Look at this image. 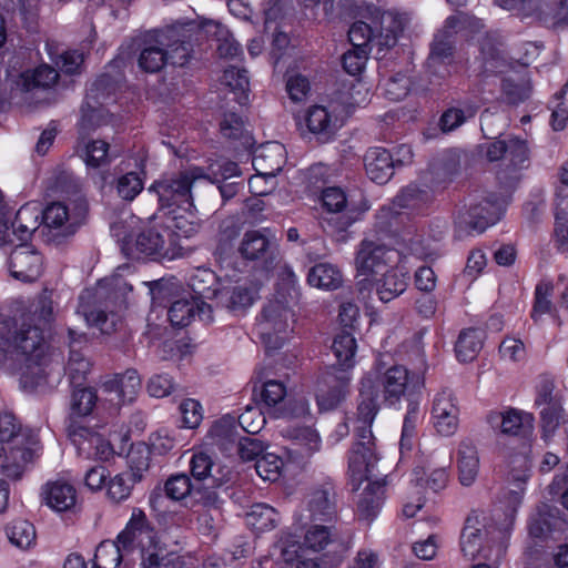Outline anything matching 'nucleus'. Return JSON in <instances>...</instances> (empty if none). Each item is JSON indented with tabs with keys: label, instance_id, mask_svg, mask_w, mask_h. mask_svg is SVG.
Segmentation results:
<instances>
[{
	"label": "nucleus",
	"instance_id": "nucleus-1",
	"mask_svg": "<svg viewBox=\"0 0 568 568\" xmlns=\"http://www.w3.org/2000/svg\"><path fill=\"white\" fill-rule=\"evenodd\" d=\"M424 378L419 374H410L403 365H394L375 375L367 374L361 381L356 437L348 457V470L354 481L371 480L378 460L374 449V436L371 429L381 403L395 406L407 394L420 390Z\"/></svg>",
	"mask_w": 568,
	"mask_h": 568
},
{
	"label": "nucleus",
	"instance_id": "nucleus-2",
	"mask_svg": "<svg viewBox=\"0 0 568 568\" xmlns=\"http://www.w3.org/2000/svg\"><path fill=\"white\" fill-rule=\"evenodd\" d=\"M479 151L488 162H498L495 176L499 192H484L479 201L469 202L467 210V229L483 233L504 216L523 171L529 168L530 149L527 140L511 135L481 144Z\"/></svg>",
	"mask_w": 568,
	"mask_h": 568
},
{
	"label": "nucleus",
	"instance_id": "nucleus-3",
	"mask_svg": "<svg viewBox=\"0 0 568 568\" xmlns=\"http://www.w3.org/2000/svg\"><path fill=\"white\" fill-rule=\"evenodd\" d=\"M14 356L23 363L20 381L24 388L33 389L47 383L48 344L41 325L26 318L0 323V365Z\"/></svg>",
	"mask_w": 568,
	"mask_h": 568
},
{
	"label": "nucleus",
	"instance_id": "nucleus-4",
	"mask_svg": "<svg viewBox=\"0 0 568 568\" xmlns=\"http://www.w3.org/2000/svg\"><path fill=\"white\" fill-rule=\"evenodd\" d=\"M433 200V192L428 187L410 183L396 194L392 206L378 212L376 226L385 234L405 241L416 231L410 216L424 214Z\"/></svg>",
	"mask_w": 568,
	"mask_h": 568
},
{
	"label": "nucleus",
	"instance_id": "nucleus-5",
	"mask_svg": "<svg viewBox=\"0 0 568 568\" xmlns=\"http://www.w3.org/2000/svg\"><path fill=\"white\" fill-rule=\"evenodd\" d=\"M37 440L31 430L23 428L14 415H0V473L20 479L26 465L32 458Z\"/></svg>",
	"mask_w": 568,
	"mask_h": 568
},
{
	"label": "nucleus",
	"instance_id": "nucleus-6",
	"mask_svg": "<svg viewBox=\"0 0 568 568\" xmlns=\"http://www.w3.org/2000/svg\"><path fill=\"white\" fill-rule=\"evenodd\" d=\"M205 176V170L201 166H192L175 175L154 181L149 192L158 196L159 213L174 210L175 207H191L193 203L192 186L199 179Z\"/></svg>",
	"mask_w": 568,
	"mask_h": 568
},
{
	"label": "nucleus",
	"instance_id": "nucleus-7",
	"mask_svg": "<svg viewBox=\"0 0 568 568\" xmlns=\"http://www.w3.org/2000/svg\"><path fill=\"white\" fill-rule=\"evenodd\" d=\"M239 253L243 260L266 272L277 265L280 257L276 236L268 227L246 231L240 242Z\"/></svg>",
	"mask_w": 568,
	"mask_h": 568
},
{
	"label": "nucleus",
	"instance_id": "nucleus-8",
	"mask_svg": "<svg viewBox=\"0 0 568 568\" xmlns=\"http://www.w3.org/2000/svg\"><path fill=\"white\" fill-rule=\"evenodd\" d=\"M59 79L58 71L48 64H40L19 74L14 81L13 92L29 104L49 103L48 95Z\"/></svg>",
	"mask_w": 568,
	"mask_h": 568
},
{
	"label": "nucleus",
	"instance_id": "nucleus-9",
	"mask_svg": "<svg viewBox=\"0 0 568 568\" xmlns=\"http://www.w3.org/2000/svg\"><path fill=\"white\" fill-rule=\"evenodd\" d=\"M116 540L124 551H131L134 547L140 549V557L146 554L148 564L154 554L150 550L163 544L145 513L134 508L125 528L118 535Z\"/></svg>",
	"mask_w": 568,
	"mask_h": 568
},
{
	"label": "nucleus",
	"instance_id": "nucleus-10",
	"mask_svg": "<svg viewBox=\"0 0 568 568\" xmlns=\"http://www.w3.org/2000/svg\"><path fill=\"white\" fill-rule=\"evenodd\" d=\"M349 372L335 364L322 372L316 382L315 398L321 412L335 409L349 392Z\"/></svg>",
	"mask_w": 568,
	"mask_h": 568
},
{
	"label": "nucleus",
	"instance_id": "nucleus-11",
	"mask_svg": "<svg viewBox=\"0 0 568 568\" xmlns=\"http://www.w3.org/2000/svg\"><path fill=\"white\" fill-rule=\"evenodd\" d=\"M398 158L381 146L369 148L364 155V166L367 176L377 184L387 183L394 175L396 168L403 166L404 163L412 161L413 152L408 145L398 148Z\"/></svg>",
	"mask_w": 568,
	"mask_h": 568
},
{
	"label": "nucleus",
	"instance_id": "nucleus-12",
	"mask_svg": "<svg viewBox=\"0 0 568 568\" xmlns=\"http://www.w3.org/2000/svg\"><path fill=\"white\" fill-rule=\"evenodd\" d=\"M491 525L487 523V517L483 510H473L464 520V538H467L464 544V557L470 559H485L490 558V545L488 535Z\"/></svg>",
	"mask_w": 568,
	"mask_h": 568
},
{
	"label": "nucleus",
	"instance_id": "nucleus-13",
	"mask_svg": "<svg viewBox=\"0 0 568 568\" xmlns=\"http://www.w3.org/2000/svg\"><path fill=\"white\" fill-rule=\"evenodd\" d=\"M88 210L87 202L79 199L75 215L69 213V209L61 202H53L44 210L41 209V219L53 237H67L73 235L83 222Z\"/></svg>",
	"mask_w": 568,
	"mask_h": 568
},
{
	"label": "nucleus",
	"instance_id": "nucleus-14",
	"mask_svg": "<svg viewBox=\"0 0 568 568\" xmlns=\"http://www.w3.org/2000/svg\"><path fill=\"white\" fill-rule=\"evenodd\" d=\"M290 317H292V312L286 305L280 301H270L263 307L258 323L264 342L272 344L274 348L281 347L290 327Z\"/></svg>",
	"mask_w": 568,
	"mask_h": 568
},
{
	"label": "nucleus",
	"instance_id": "nucleus-15",
	"mask_svg": "<svg viewBox=\"0 0 568 568\" xmlns=\"http://www.w3.org/2000/svg\"><path fill=\"white\" fill-rule=\"evenodd\" d=\"M8 263L10 275L26 283L37 281L43 270L42 255L27 242L16 245Z\"/></svg>",
	"mask_w": 568,
	"mask_h": 568
},
{
	"label": "nucleus",
	"instance_id": "nucleus-16",
	"mask_svg": "<svg viewBox=\"0 0 568 568\" xmlns=\"http://www.w3.org/2000/svg\"><path fill=\"white\" fill-rule=\"evenodd\" d=\"M459 400L450 389L439 392L433 402L434 427L443 436L454 435L459 427Z\"/></svg>",
	"mask_w": 568,
	"mask_h": 568
},
{
	"label": "nucleus",
	"instance_id": "nucleus-17",
	"mask_svg": "<svg viewBox=\"0 0 568 568\" xmlns=\"http://www.w3.org/2000/svg\"><path fill=\"white\" fill-rule=\"evenodd\" d=\"M321 199L323 206L331 214L323 219V229L331 234L345 232L354 221L347 213H344L347 207L345 192L337 186L326 187L322 191Z\"/></svg>",
	"mask_w": 568,
	"mask_h": 568
},
{
	"label": "nucleus",
	"instance_id": "nucleus-18",
	"mask_svg": "<svg viewBox=\"0 0 568 568\" xmlns=\"http://www.w3.org/2000/svg\"><path fill=\"white\" fill-rule=\"evenodd\" d=\"M135 247L140 253L152 256L174 258L181 255L182 246L175 239H171V231L151 227L142 231L135 241Z\"/></svg>",
	"mask_w": 568,
	"mask_h": 568
},
{
	"label": "nucleus",
	"instance_id": "nucleus-19",
	"mask_svg": "<svg viewBox=\"0 0 568 568\" xmlns=\"http://www.w3.org/2000/svg\"><path fill=\"white\" fill-rule=\"evenodd\" d=\"M500 419L501 433L518 437L525 448H530L534 430V415L521 410L509 408L505 413H490L488 423L494 424Z\"/></svg>",
	"mask_w": 568,
	"mask_h": 568
},
{
	"label": "nucleus",
	"instance_id": "nucleus-20",
	"mask_svg": "<svg viewBox=\"0 0 568 568\" xmlns=\"http://www.w3.org/2000/svg\"><path fill=\"white\" fill-rule=\"evenodd\" d=\"M170 37L162 30H155L144 37L138 59L139 67L143 71L156 73L168 64L164 47L170 44Z\"/></svg>",
	"mask_w": 568,
	"mask_h": 568
},
{
	"label": "nucleus",
	"instance_id": "nucleus-21",
	"mask_svg": "<svg viewBox=\"0 0 568 568\" xmlns=\"http://www.w3.org/2000/svg\"><path fill=\"white\" fill-rule=\"evenodd\" d=\"M405 23L406 18L394 11H384L378 19L373 21V26L377 27L375 38H373V45H376L377 49V59L384 58V54H381L382 51L396 45Z\"/></svg>",
	"mask_w": 568,
	"mask_h": 568
},
{
	"label": "nucleus",
	"instance_id": "nucleus-22",
	"mask_svg": "<svg viewBox=\"0 0 568 568\" xmlns=\"http://www.w3.org/2000/svg\"><path fill=\"white\" fill-rule=\"evenodd\" d=\"M307 509L314 521H331L337 513L336 491L331 481L313 488L308 495Z\"/></svg>",
	"mask_w": 568,
	"mask_h": 568
},
{
	"label": "nucleus",
	"instance_id": "nucleus-23",
	"mask_svg": "<svg viewBox=\"0 0 568 568\" xmlns=\"http://www.w3.org/2000/svg\"><path fill=\"white\" fill-rule=\"evenodd\" d=\"M164 217L165 230L171 231V239H189L199 232L201 223L196 215L194 203L191 207H175L161 214Z\"/></svg>",
	"mask_w": 568,
	"mask_h": 568
},
{
	"label": "nucleus",
	"instance_id": "nucleus-24",
	"mask_svg": "<svg viewBox=\"0 0 568 568\" xmlns=\"http://www.w3.org/2000/svg\"><path fill=\"white\" fill-rule=\"evenodd\" d=\"M108 78L101 77L98 79L91 87L87 101L81 108L82 116H81V128L83 130H94L98 126L108 123L109 112L105 108L100 104L101 94L99 93L100 89L104 87Z\"/></svg>",
	"mask_w": 568,
	"mask_h": 568
},
{
	"label": "nucleus",
	"instance_id": "nucleus-25",
	"mask_svg": "<svg viewBox=\"0 0 568 568\" xmlns=\"http://www.w3.org/2000/svg\"><path fill=\"white\" fill-rule=\"evenodd\" d=\"M41 217V207L37 203H27L22 205L16 213L14 220L9 223V236L14 244L16 240L19 242H27L32 233L39 227V219ZM7 243L6 245H8Z\"/></svg>",
	"mask_w": 568,
	"mask_h": 568
},
{
	"label": "nucleus",
	"instance_id": "nucleus-26",
	"mask_svg": "<svg viewBox=\"0 0 568 568\" xmlns=\"http://www.w3.org/2000/svg\"><path fill=\"white\" fill-rule=\"evenodd\" d=\"M191 474L197 481L211 478L213 486H222L232 480L233 473L229 467L217 466L212 458L203 452L193 455L191 463Z\"/></svg>",
	"mask_w": 568,
	"mask_h": 568
},
{
	"label": "nucleus",
	"instance_id": "nucleus-27",
	"mask_svg": "<svg viewBox=\"0 0 568 568\" xmlns=\"http://www.w3.org/2000/svg\"><path fill=\"white\" fill-rule=\"evenodd\" d=\"M190 29L187 28H168L163 33L170 34V44L165 45L166 63L173 67H184L193 51L191 43Z\"/></svg>",
	"mask_w": 568,
	"mask_h": 568
},
{
	"label": "nucleus",
	"instance_id": "nucleus-28",
	"mask_svg": "<svg viewBox=\"0 0 568 568\" xmlns=\"http://www.w3.org/2000/svg\"><path fill=\"white\" fill-rule=\"evenodd\" d=\"M195 485L192 484L190 477L185 474L172 475L164 484V488L160 487L152 490L149 497V503L152 508L156 509L163 499L162 491L172 500H182L187 496L192 497Z\"/></svg>",
	"mask_w": 568,
	"mask_h": 568
},
{
	"label": "nucleus",
	"instance_id": "nucleus-29",
	"mask_svg": "<svg viewBox=\"0 0 568 568\" xmlns=\"http://www.w3.org/2000/svg\"><path fill=\"white\" fill-rule=\"evenodd\" d=\"M210 436L213 444L226 454H232L242 438L236 419L231 415L216 420L210 429Z\"/></svg>",
	"mask_w": 568,
	"mask_h": 568
},
{
	"label": "nucleus",
	"instance_id": "nucleus-30",
	"mask_svg": "<svg viewBox=\"0 0 568 568\" xmlns=\"http://www.w3.org/2000/svg\"><path fill=\"white\" fill-rule=\"evenodd\" d=\"M42 495L45 504L57 511L69 510L77 501L74 487L65 481L48 483L43 487Z\"/></svg>",
	"mask_w": 568,
	"mask_h": 568
},
{
	"label": "nucleus",
	"instance_id": "nucleus-31",
	"mask_svg": "<svg viewBox=\"0 0 568 568\" xmlns=\"http://www.w3.org/2000/svg\"><path fill=\"white\" fill-rule=\"evenodd\" d=\"M284 146L280 143L262 145L253 156V166L261 175L275 176L282 170Z\"/></svg>",
	"mask_w": 568,
	"mask_h": 568
},
{
	"label": "nucleus",
	"instance_id": "nucleus-32",
	"mask_svg": "<svg viewBox=\"0 0 568 568\" xmlns=\"http://www.w3.org/2000/svg\"><path fill=\"white\" fill-rule=\"evenodd\" d=\"M254 297L251 288L244 285L221 286L217 292L216 306L231 312H243L253 304Z\"/></svg>",
	"mask_w": 568,
	"mask_h": 568
},
{
	"label": "nucleus",
	"instance_id": "nucleus-33",
	"mask_svg": "<svg viewBox=\"0 0 568 568\" xmlns=\"http://www.w3.org/2000/svg\"><path fill=\"white\" fill-rule=\"evenodd\" d=\"M385 253L384 246L372 241H363L356 256L358 271L364 275L378 274L386 266L384 261Z\"/></svg>",
	"mask_w": 568,
	"mask_h": 568
},
{
	"label": "nucleus",
	"instance_id": "nucleus-34",
	"mask_svg": "<svg viewBox=\"0 0 568 568\" xmlns=\"http://www.w3.org/2000/svg\"><path fill=\"white\" fill-rule=\"evenodd\" d=\"M385 494V485L379 480L369 481L361 494L357 509L362 519L372 521L379 511Z\"/></svg>",
	"mask_w": 568,
	"mask_h": 568
},
{
	"label": "nucleus",
	"instance_id": "nucleus-35",
	"mask_svg": "<svg viewBox=\"0 0 568 568\" xmlns=\"http://www.w3.org/2000/svg\"><path fill=\"white\" fill-rule=\"evenodd\" d=\"M221 134L237 143L236 148L250 150L254 145V139L245 128L243 119L236 113L224 114L220 123Z\"/></svg>",
	"mask_w": 568,
	"mask_h": 568
},
{
	"label": "nucleus",
	"instance_id": "nucleus-36",
	"mask_svg": "<svg viewBox=\"0 0 568 568\" xmlns=\"http://www.w3.org/2000/svg\"><path fill=\"white\" fill-rule=\"evenodd\" d=\"M306 124L310 132L315 134L320 142H327L335 133L332 115L322 105L310 108L306 115Z\"/></svg>",
	"mask_w": 568,
	"mask_h": 568
},
{
	"label": "nucleus",
	"instance_id": "nucleus-37",
	"mask_svg": "<svg viewBox=\"0 0 568 568\" xmlns=\"http://www.w3.org/2000/svg\"><path fill=\"white\" fill-rule=\"evenodd\" d=\"M74 331L69 329L71 343L65 373L73 386H81L85 381L87 374L90 372L91 363L80 351L75 349L74 344L78 342V339L74 337Z\"/></svg>",
	"mask_w": 568,
	"mask_h": 568
},
{
	"label": "nucleus",
	"instance_id": "nucleus-38",
	"mask_svg": "<svg viewBox=\"0 0 568 568\" xmlns=\"http://www.w3.org/2000/svg\"><path fill=\"white\" fill-rule=\"evenodd\" d=\"M406 276L396 268L387 270L382 278L376 280V292L379 300L387 303L405 292Z\"/></svg>",
	"mask_w": 568,
	"mask_h": 568
},
{
	"label": "nucleus",
	"instance_id": "nucleus-39",
	"mask_svg": "<svg viewBox=\"0 0 568 568\" xmlns=\"http://www.w3.org/2000/svg\"><path fill=\"white\" fill-rule=\"evenodd\" d=\"M109 390H116L119 400L132 402L141 388V379L136 369H126L123 374L116 376L104 384Z\"/></svg>",
	"mask_w": 568,
	"mask_h": 568
},
{
	"label": "nucleus",
	"instance_id": "nucleus-40",
	"mask_svg": "<svg viewBox=\"0 0 568 568\" xmlns=\"http://www.w3.org/2000/svg\"><path fill=\"white\" fill-rule=\"evenodd\" d=\"M310 285L323 290H336L342 285L343 277L339 270L329 263L314 265L307 274Z\"/></svg>",
	"mask_w": 568,
	"mask_h": 568
},
{
	"label": "nucleus",
	"instance_id": "nucleus-41",
	"mask_svg": "<svg viewBox=\"0 0 568 568\" xmlns=\"http://www.w3.org/2000/svg\"><path fill=\"white\" fill-rule=\"evenodd\" d=\"M189 286L193 292L192 298L196 300H217V292L221 285L215 274L209 270H199L190 277Z\"/></svg>",
	"mask_w": 568,
	"mask_h": 568
},
{
	"label": "nucleus",
	"instance_id": "nucleus-42",
	"mask_svg": "<svg viewBox=\"0 0 568 568\" xmlns=\"http://www.w3.org/2000/svg\"><path fill=\"white\" fill-rule=\"evenodd\" d=\"M331 349L336 358L337 368L348 371L354 366V355L356 351V341L351 332L342 331L333 341Z\"/></svg>",
	"mask_w": 568,
	"mask_h": 568
},
{
	"label": "nucleus",
	"instance_id": "nucleus-43",
	"mask_svg": "<svg viewBox=\"0 0 568 568\" xmlns=\"http://www.w3.org/2000/svg\"><path fill=\"white\" fill-rule=\"evenodd\" d=\"M97 392L92 387L74 386L70 400L71 418L90 415L97 405Z\"/></svg>",
	"mask_w": 568,
	"mask_h": 568
},
{
	"label": "nucleus",
	"instance_id": "nucleus-44",
	"mask_svg": "<svg viewBox=\"0 0 568 568\" xmlns=\"http://www.w3.org/2000/svg\"><path fill=\"white\" fill-rule=\"evenodd\" d=\"M277 511L266 504H255L246 514V523L257 531L270 530L278 524Z\"/></svg>",
	"mask_w": 568,
	"mask_h": 568
},
{
	"label": "nucleus",
	"instance_id": "nucleus-45",
	"mask_svg": "<svg viewBox=\"0 0 568 568\" xmlns=\"http://www.w3.org/2000/svg\"><path fill=\"white\" fill-rule=\"evenodd\" d=\"M123 548L118 540H104L97 547L93 568H119L122 562Z\"/></svg>",
	"mask_w": 568,
	"mask_h": 568
},
{
	"label": "nucleus",
	"instance_id": "nucleus-46",
	"mask_svg": "<svg viewBox=\"0 0 568 568\" xmlns=\"http://www.w3.org/2000/svg\"><path fill=\"white\" fill-rule=\"evenodd\" d=\"M32 324H39L45 331L50 327V324L54 320L53 301L51 293L47 290L40 294L33 305V310L30 315L22 316Z\"/></svg>",
	"mask_w": 568,
	"mask_h": 568
},
{
	"label": "nucleus",
	"instance_id": "nucleus-47",
	"mask_svg": "<svg viewBox=\"0 0 568 568\" xmlns=\"http://www.w3.org/2000/svg\"><path fill=\"white\" fill-rule=\"evenodd\" d=\"M110 145L103 140H92L85 143L82 156L87 165L91 168H100L106 165L112 158H116L119 153L109 152Z\"/></svg>",
	"mask_w": 568,
	"mask_h": 568
},
{
	"label": "nucleus",
	"instance_id": "nucleus-48",
	"mask_svg": "<svg viewBox=\"0 0 568 568\" xmlns=\"http://www.w3.org/2000/svg\"><path fill=\"white\" fill-rule=\"evenodd\" d=\"M6 531L10 542L21 549L29 548L36 540V529L28 520H13L7 526Z\"/></svg>",
	"mask_w": 568,
	"mask_h": 568
},
{
	"label": "nucleus",
	"instance_id": "nucleus-49",
	"mask_svg": "<svg viewBox=\"0 0 568 568\" xmlns=\"http://www.w3.org/2000/svg\"><path fill=\"white\" fill-rule=\"evenodd\" d=\"M531 84L527 79L516 81L513 78H504L501 81V92L508 104L518 105L527 101L531 95Z\"/></svg>",
	"mask_w": 568,
	"mask_h": 568
},
{
	"label": "nucleus",
	"instance_id": "nucleus-50",
	"mask_svg": "<svg viewBox=\"0 0 568 568\" xmlns=\"http://www.w3.org/2000/svg\"><path fill=\"white\" fill-rule=\"evenodd\" d=\"M132 473H120L110 479L108 484V498L115 504L126 500L132 493L133 486L138 483Z\"/></svg>",
	"mask_w": 568,
	"mask_h": 568
},
{
	"label": "nucleus",
	"instance_id": "nucleus-51",
	"mask_svg": "<svg viewBox=\"0 0 568 568\" xmlns=\"http://www.w3.org/2000/svg\"><path fill=\"white\" fill-rule=\"evenodd\" d=\"M196 301L194 298H180L173 301L168 311V318L172 326L184 327L195 317Z\"/></svg>",
	"mask_w": 568,
	"mask_h": 568
},
{
	"label": "nucleus",
	"instance_id": "nucleus-52",
	"mask_svg": "<svg viewBox=\"0 0 568 568\" xmlns=\"http://www.w3.org/2000/svg\"><path fill=\"white\" fill-rule=\"evenodd\" d=\"M455 44L445 41L442 38H434L430 47V53L427 58V67L434 72L438 73L439 65H448L453 61Z\"/></svg>",
	"mask_w": 568,
	"mask_h": 568
},
{
	"label": "nucleus",
	"instance_id": "nucleus-53",
	"mask_svg": "<svg viewBox=\"0 0 568 568\" xmlns=\"http://www.w3.org/2000/svg\"><path fill=\"white\" fill-rule=\"evenodd\" d=\"M150 448L145 444L133 446L128 454L129 469L124 473H132L136 481H141L143 474L150 467Z\"/></svg>",
	"mask_w": 568,
	"mask_h": 568
},
{
	"label": "nucleus",
	"instance_id": "nucleus-54",
	"mask_svg": "<svg viewBox=\"0 0 568 568\" xmlns=\"http://www.w3.org/2000/svg\"><path fill=\"white\" fill-rule=\"evenodd\" d=\"M85 321L90 326H94L101 331L102 334L110 335L115 332L119 325L122 324L121 316L118 313L103 310H91L84 313Z\"/></svg>",
	"mask_w": 568,
	"mask_h": 568
},
{
	"label": "nucleus",
	"instance_id": "nucleus-55",
	"mask_svg": "<svg viewBox=\"0 0 568 568\" xmlns=\"http://www.w3.org/2000/svg\"><path fill=\"white\" fill-rule=\"evenodd\" d=\"M204 170L205 176L203 179L211 182L229 181L241 176L237 163L224 159L212 161Z\"/></svg>",
	"mask_w": 568,
	"mask_h": 568
},
{
	"label": "nucleus",
	"instance_id": "nucleus-56",
	"mask_svg": "<svg viewBox=\"0 0 568 568\" xmlns=\"http://www.w3.org/2000/svg\"><path fill=\"white\" fill-rule=\"evenodd\" d=\"M376 26L368 24L364 21L354 22L348 30V40L353 48L373 50V38H375Z\"/></svg>",
	"mask_w": 568,
	"mask_h": 568
},
{
	"label": "nucleus",
	"instance_id": "nucleus-57",
	"mask_svg": "<svg viewBox=\"0 0 568 568\" xmlns=\"http://www.w3.org/2000/svg\"><path fill=\"white\" fill-rule=\"evenodd\" d=\"M539 409L541 437L547 440L555 435L560 425L564 414L562 403L552 404Z\"/></svg>",
	"mask_w": 568,
	"mask_h": 568
},
{
	"label": "nucleus",
	"instance_id": "nucleus-58",
	"mask_svg": "<svg viewBox=\"0 0 568 568\" xmlns=\"http://www.w3.org/2000/svg\"><path fill=\"white\" fill-rule=\"evenodd\" d=\"M525 481H526V479H520L519 484H518L519 490H509L505 495L504 501H503V504H504L503 511H504L505 518H504L503 527L498 528L499 530H501V529L507 530L513 527L515 519H516L518 508L520 507V505L523 503V495H524L523 485L525 484Z\"/></svg>",
	"mask_w": 568,
	"mask_h": 568
},
{
	"label": "nucleus",
	"instance_id": "nucleus-59",
	"mask_svg": "<svg viewBox=\"0 0 568 568\" xmlns=\"http://www.w3.org/2000/svg\"><path fill=\"white\" fill-rule=\"evenodd\" d=\"M410 79L406 73L396 72L389 75L384 83V92L388 100L400 101L410 90Z\"/></svg>",
	"mask_w": 568,
	"mask_h": 568
},
{
	"label": "nucleus",
	"instance_id": "nucleus-60",
	"mask_svg": "<svg viewBox=\"0 0 568 568\" xmlns=\"http://www.w3.org/2000/svg\"><path fill=\"white\" fill-rule=\"evenodd\" d=\"M334 541V535L331 527L324 525H314L310 527L304 536V546L314 551H321L327 545Z\"/></svg>",
	"mask_w": 568,
	"mask_h": 568
},
{
	"label": "nucleus",
	"instance_id": "nucleus-61",
	"mask_svg": "<svg viewBox=\"0 0 568 568\" xmlns=\"http://www.w3.org/2000/svg\"><path fill=\"white\" fill-rule=\"evenodd\" d=\"M149 286L153 305L163 307L175 296L179 287L176 281L164 278L151 282Z\"/></svg>",
	"mask_w": 568,
	"mask_h": 568
},
{
	"label": "nucleus",
	"instance_id": "nucleus-62",
	"mask_svg": "<svg viewBox=\"0 0 568 568\" xmlns=\"http://www.w3.org/2000/svg\"><path fill=\"white\" fill-rule=\"evenodd\" d=\"M554 286L550 282H541L536 285L534 305L531 310V318L537 322L542 315L547 314L551 310L550 296L552 294Z\"/></svg>",
	"mask_w": 568,
	"mask_h": 568
},
{
	"label": "nucleus",
	"instance_id": "nucleus-63",
	"mask_svg": "<svg viewBox=\"0 0 568 568\" xmlns=\"http://www.w3.org/2000/svg\"><path fill=\"white\" fill-rule=\"evenodd\" d=\"M265 422L263 412L254 406H246L236 419L239 427L250 435L257 434L264 427Z\"/></svg>",
	"mask_w": 568,
	"mask_h": 568
},
{
	"label": "nucleus",
	"instance_id": "nucleus-64",
	"mask_svg": "<svg viewBox=\"0 0 568 568\" xmlns=\"http://www.w3.org/2000/svg\"><path fill=\"white\" fill-rule=\"evenodd\" d=\"M283 466L282 459L270 453H264L255 462L256 473L264 480L274 481L280 476V469Z\"/></svg>",
	"mask_w": 568,
	"mask_h": 568
}]
</instances>
